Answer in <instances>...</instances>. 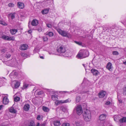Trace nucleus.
<instances>
[{
  "instance_id": "20",
  "label": "nucleus",
  "mask_w": 126,
  "mask_h": 126,
  "mask_svg": "<svg viewBox=\"0 0 126 126\" xmlns=\"http://www.w3.org/2000/svg\"><path fill=\"white\" fill-rule=\"evenodd\" d=\"M9 111L10 112L13 113H16L17 112V111L13 107H12L10 108Z\"/></svg>"
},
{
  "instance_id": "19",
  "label": "nucleus",
  "mask_w": 126,
  "mask_h": 126,
  "mask_svg": "<svg viewBox=\"0 0 126 126\" xmlns=\"http://www.w3.org/2000/svg\"><path fill=\"white\" fill-rule=\"evenodd\" d=\"M29 105L28 104H26L23 107V109L24 110L26 111H27L29 110Z\"/></svg>"
},
{
  "instance_id": "39",
  "label": "nucleus",
  "mask_w": 126,
  "mask_h": 126,
  "mask_svg": "<svg viewBox=\"0 0 126 126\" xmlns=\"http://www.w3.org/2000/svg\"><path fill=\"white\" fill-rule=\"evenodd\" d=\"M37 94L38 95H40L44 94V92L43 91H40L38 92Z\"/></svg>"
},
{
  "instance_id": "33",
  "label": "nucleus",
  "mask_w": 126,
  "mask_h": 126,
  "mask_svg": "<svg viewBox=\"0 0 126 126\" xmlns=\"http://www.w3.org/2000/svg\"><path fill=\"white\" fill-rule=\"evenodd\" d=\"M120 121L121 122H126V117H123L120 120Z\"/></svg>"
},
{
  "instance_id": "58",
  "label": "nucleus",
  "mask_w": 126,
  "mask_h": 126,
  "mask_svg": "<svg viewBox=\"0 0 126 126\" xmlns=\"http://www.w3.org/2000/svg\"><path fill=\"white\" fill-rule=\"evenodd\" d=\"M3 106L2 105H0V110L2 109L3 107Z\"/></svg>"
},
{
  "instance_id": "12",
  "label": "nucleus",
  "mask_w": 126,
  "mask_h": 126,
  "mask_svg": "<svg viewBox=\"0 0 126 126\" xmlns=\"http://www.w3.org/2000/svg\"><path fill=\"white\" fill-rule=\"evenodd\" d=\"M17 6L19 8L21 9L23 8L24 7V3L20 2H17Z\"/></svg>"
},
{
  "instance_id": "9",
  "label": "nucleus",
  "mask_w": 126,
  "mask_h": 126,
  "mask_svg": "<svg viewBox=\"0 0 126 126\" xmlns=\"http://www.w3.org/2000/svg\"><path fill=\"white\" fill-rule=\"evenodd\" d=\"M106 93L104 91H101L99 92L98 95L99 98H102L103 97L106 95Z\"/></svg>"
},
{
  "instance_id": "27",
  "label": "nucleus",
  "mask_w": 126,
  "mask_h": 126,
  "mask_svg": "<svg viewBox=\"0 0 126 126\" xmlns=\"http://www.w3.org/2000/svg\"><path fill=\"white\" fill-rule=\"evenodd\" d=\"M11 56L10 52H7L4 55V56L6 58H9Z\"/></svg>"
},
{
  "instance_id": "52",
  "label": "nucleus",
  "mask_w": 126,
  "mask_h": 126,
  "mask_svg": "<svg viewBox=\"0 0 126 126\" xmlns=\"http://www.w3.org/2000/svg\"><path fill=\"white\" fill-rule=\"evenodd\" d=\"M47 27L49 28H51L52 26V25L49 24H47Z\"/></svg>"
},
{
  "instance_id": "24",
  "label": "nucleus",
  "mask_w": 126,
  "mask_h": 126,
  "mask_svg": "<svg viewBox=\"0 0 126 126\" xmlns=\"http://www.w3.org/2000/svg\"><path fill=\"white\" fill-rule=\"evenodd\" d=\"M43 110L46 112H48L49 110V109L48 108L45 106H43L42 107Z\"/></svg>"
},
{
  "instance_id": "29",
  "label": "nucleus",
  "mask_w": 126,
  "mask_h": 126,
  "mask_svg": "<svg viewBox=\"0 0 126 126\" xmlns=\"http://www.w3.org/2000/svg\"><path fill=\"white\" fill-rule=\"evenodd\" d=\"M47 91L51 95L52 94H54L55 93V91L53 90L48 89Z\"/></svg>"
},
{
  "instance_id": "7",
  "label": "nucleus",
  "mask_w": 126,
  "mask_h": 126,
  "mask_svg": "<svg viewBox=\"0 0 126 126\" xmlns=\"http://www.w3.org/2000/svg\"><path fill=\"white\" fill-rule=\"evenodd\" d=\"M80 50L84 58L87 57L89 56V52L87 50L82 49Z\"/></svg>"
},
{
  "instance_id": "22",
  "label": "nucleus",
  "mask_w": 126,
  "mask_h": 126,
  "mask_svg": "<svg viewBox=\"0 0 126 126\" xmlns=\"http://www.w3.org/2000/svg\"><path fill=\"white\" fill-rule=\"evenodd\" d=\"M54 124L55 126H59L61 124L60 121L56 120L54 121Z\"/></svg>"
},
{
  "instance_id": "57",
  "label": "nucleus",
  "mask_w": 126,
  "mask_h": 126,
  "mask_svg": "<svg viewBox=\"0 0 126 126\" xmlns=\"http://www.w3.org/2000/svg\"><path fill=\"white\" fill-rule=\"evenodd\" d=\"M65 57H68L70 55H69V53H68V54H67L66 55H65Z\"/></svg>"
},
{
  "instance_id": "17",
  "label": "nucleus",
  "mask_w": 126,
  "mask_h": 126,
  "mask_svg": "<svg viewBox=\"0 0 126 126\" xmlns=\"http://www.w3.org/2000/svg\"><path fill=\"white\" fill-rule=\"evenodd\" d=\"M32 25L33 26H35L37 25L38 24V21L35 19H33L32 22Z\"/></svg>"
},
{
  "instance_id": "38",
  "label": "nucleus",
  "mask_w": 126,
  "mask_h": 126,
  "mask_svg": "<svg viewBox=\"0 0 126 126\" xmlns=\"http://www.w3.org/2000/svg\"><path fill=\"white\" fill-rule=\"evenodd\" d=\"M123 94L124 95L126 96V86L123 89Z\"/></svg>"
},
{
  "instance_id": "32",
  "label": "nucleus",
  "mask_w": 126,
  "mask_h": 126,
  "mask_svg": "<svg viewBox=\"0 0 126 126\" xmlns=\"http://www.w3.org/2000/svg\"><path fill=\"white\" fill-rule=\"evenodd\" d=\"M49 11V9L48 8L46 9L43 10L42 11V13L43 14H47Z\"/></svg>"
},
{
  "instance_id": "13",
  "label": "nucleus",
  "mask_w": 126,
  "mask_h": 126,
  "mask_svg": "<svg viewBox=\"0 0 126 126\" xmlns=\"http://www.w3.org/2000/svg\"><path fill=\"white\" fill-rule=\"evenodd\" d=\"M28 47V46L27 45L23 44L20 46V48L21 50H24L27 49Z\"/></svg>"
},
{
  "instance_id": "35",
  "label": "nucleus",
  "mask_w": 126,
  "mask_h": 126,
  "mask_svg": "<svg viewBox=\"0 0 126 126\" xmlns=\"http://www.w3.org/2000/svg\"><path fill=\"white\" fill-rule=\"evenodd\" d=\"M114 120L116 121H118L119 119L118 116L117 115H115L114 116Z\"/></svg>"
},
{
  "instance_id": "62",
  "label": "nucleus",
  "mask_w": 126,
  "mask_h": 126,
  "mask_svg": "<svg viewBox=\"0 0 126 126\" xmlns=\"http://www.w3.org/2000/svg\"><path fill=\"white\" fill-rule=\"evenodd\" d=\"M123 24L126 26V20H125L124 21V22L123 23Z\"/></svg>"
},
{
  "instance_id": "10",
  "label": "nucleus",
  "mask_w": 126,
  "mask_h": 126,
  "mask_svg": "<svg viewBox=\"0 0 126 126\" xmlns=\"http://www.w3.org/2000/svg\"><path fill=\"white\" fill-rule=\"evenodd\" d=\"M9 100L8 98V96H6L3 98V103L4 104L6 105L9 103Z\"/></svg>"
},
{
  "instance_id": "49",
  "label": "nucleus",
  "mask_w": 126,
  "mask_h": 126,
  "mask_svg": "<svg viewBox=\"0 0 126 126\" xmlns=\"http://www.w3.org/2000/svg\"><path fill=\"white\" fill-rule=\"evenodd\" d=\"M42 29L41 27H39L37 29V30L39 32H40L42 31Z\"/></svg>"
},
{
  "instance_id": "45",
  "label": "nucleus",
  "mask_w": 126,
  "mask_h": 126,
  "mask_svg": "<svg viewBox=\"0 0 126 126\" xmlns=\"http://www.w3.org/2000/svg\"><path fill=\"white\" fill-rule=\"evenodd\" d=\"M42 116L40 115H37V119L38 120H41L42 119Z\"/></svg>"
},
{
  "instance_id": "56",
  "label": "nucleus",
  "mask_w": 126,
  "mask_h": 126,
  "mask_svg": "<svg viewBox=\"0 0 126 126\" xmlns=\"http://www.w3.org/2000/svg\"><path fill=\"white\" fill-rule=\"evenodd\" d=\"M39 57H40V58H41V59H44V56H40Z\"/></svg>"
},
{
  "instance_id": "40",
  "label": "nucleus",
  "mask_w": 126,
  "mask_h": 126,
  "mask_svg": "<svg viewBox=\"0 0 126 126\" xmlns=\"http://www.w3.org/2000/svg\"><path fill=\"white\" fill-rule=\"evenodd\" d=\"M80 100V97L79 96H78L76 98V101L77 102H79Z\"/></svg>"
},
{
  "instance_id": "3",
  "label": "nucleus",
  "mask_w": 126,
  "mask_h": 126,
  "mask_svg": "<svg viewBox=\"0 0 126 126\" xmlns=\"http://www.w3.org/2000/svg\"><path fill=\"white\" fill-rule=\"evenodd\" d=\"M18 72L16 70H14L10 74L9 76L12 80H13L18 78Z\"/></svg>"
},
{
  "instance_id": "43",
  "label": "nucleus",
  "mask_w": 126,
  "mask_h": 126,
  "mask_svg": "<svg viewBox=\"0 0 126 126\" xmlns=\"http://www.w3.org/2000/svg\"><path fill=\"white\" fill-rule=\"evenodd\" d=\"M62 126H69V124L68 123H65L63 124Z\"/></svg>"
},
{
  "instance_id": "18",
  "label": "nucleus",
  "mask_w": 126,
  "mask_h": 126,
  "mask_svg": "<svg viewBox=\"0 0 126 126\" xmlns=\"http://www.w3.org/2000/svg\"><path fill=\"white\" fill-rule=\"evenodd\" d=\"M11 61H9L6 62H4V63L7 65L11 66H12L14 64L13 63H11Z\"/></svg>"
},
{
  "instance_id": "6",
  "label": "nucleus",
  "mask_w": 126,
  "mask_h": 126,
  "mask_svg": "<svg viewBox=\"0 0 126 126\" xmlns=\"http://www.w3.org/2000/svg\"><path fill=\"white\" fill-rule=\"evenodd\" d=\"M57 51L61 53H63L65 52V49L63 46H61L57 47Z\"/></svg>"
},
{
  "instance_id": "54",
  "label": "nucleus",
  "mask_w": 126,
  "mask_h": 126,
  "mask_svg": "<svg viewBox=\"0 0 126 126\" xmlns=\"http://www.w3.org/2000/svg\"><path fill=\"white\" fill-rule=\"evenodd\" d=\"M49 53L50 55H51V54H53V55L55 54V53H52V52H49Z\"/></svg>"
},
{
  "instance_id": "34",
  "label": "nucleus",
  "mask_w": 126,
  "mask_h": 126,
  "mask_svg": "<svg viewBox=\"0 0 126 126\" xmlns=\"http://www.w3.org/2000/svg\"><path fill=\"white\" fill-rule=\"evenodd\" d=\"M28 126H35V124L33 121L30 122L28 124Z\"/></svg>"
},
{
  "instance_id": "55",
  "label": "nucleus",
  "mask_w": 126,
  "mask_h": 126,
  "mask_svg": "<svg viewBox=\"0 0 126 126\" xmlns=\"http://www.w3.org/2000/svg\"><path fill=\"white\" fill-rule=\"evenodd\" d=\"M5 51V49H3L1 50V52H4Z\"/></svg>"
},
{
  "instance_id": "14",
  "label": "nucleus",
  "mask_w": 126,
  "mask_h": 126,
  "mask_svg": "<svg viewBox=\"0 0 126 126\" xmlns=\"http://www.w3.org/2000/svg\"><path fill=\"white\" fill-rule=\"evenodd\" d=\"M76 57L78 58L81 59L84 58L83 57L81 50H80L76 56Z\"/></svg>"
},
{
  "instance_id": "47",
  "label": "nucleus",
  "mask_w": 126,
  "mask_h": 126,
  "mask_svg": "<svg viewBox=\"0 0 126 126\" xmlns=\"http://www.w3.org/2000/svg\"><path fill=\"white\" fill-rule=\"evenodd\" d=\"M111 103L110 101H107L105 103V105H110Z\"/></svg>"
},
{
  "instance_id": "51",
  "label": "nucleus",
  "mask_w": 126,
  "mask_h": 126,
  "mask_svg": "<svg viewBox=\"0 0 126 126\" xmlns=\"http://www.w3.org/2000/svg\"><path fill=\"white\" fill-rule=\"evenodd\" d=\"M75 42L77 44L80 45L82 44V43L80 42L75 41Z\"/></svg>"
},
{
  "instance_id": "2",
  "label": "nucleus",
  "mask_w": 126,
  "mask_h": 126,
  "mask_svg": "<svg viewBox=\"0 0 126 126\" xmlns=\"http://www.w3.org/2000/svg\"><path fill=\"white\" fill-rule=\"evenodd\" d=\"M57 30L63 36L67 37L68 38H70L71 37V34L65 31H62L59 29H57Z\"/></svg>"
},
{
  "instance_id": "25",
  "label": "nucleus",
  "mask_w": 126,
  "mask_h": 126,
  "mask_svg": "<svg viewBox=\"0 0 126 126\" xmlns=\"http://www.w3.org/2000/svg\"><path fill=\"white\" fill-rule=\"evenodd\" d=\"M51 98L52 100L54 101H56L58 99V96L57 95H53L51 96Z\"/></svg>"
},
{
  "instance_id": "36",
  "label": "nucleus",
  "mask_w": 126,
  "mask_h": 126,
  "mask_svg": "<svg viewBox=\"0 0 126 126\" xmlns=\"http://www.w3.org/2000/svg\"><path fill=\"white\" fill-rule=\"evenodd\" d=\"M14 101L16 102H17L19 101L20 100V98L18 97H16L14 98Z\"/></svg>"
},
{
  "instance_id": "50",
  "label": "nucleus",
  "mask_w": 126,
  "mask_h": 126,
  "mask_svg": "<svg viewBox=\"0 0 126 126\" xmlns=\"http://www.w3.org/2000/svg\"><path fill=\"white\" fill-rule=\"evenodd\" d=\"M34 52H37L39 51V50L37 48H35L34 51Z\"/></svg>"
},
{
  "instance_id": "53",
  "label": "nucleus",
  "mask_w": 126,
  "mask_h": 126,
  "mask_svg": "<svg viewBox=\"0 0 126 126\" xmlns=\"http://www.w3.org/2000/svg\"><path fill=\"white\" fill-rule=\"evenodd\" d=\"M118 100L119 103H122V101L121 99H118Z\"/></svg>"
},
{
  "instance_id": "64",
  "label": "nucleus",
  "mask_w": 126,
  "mask_h": 126,
  "mask_svg": "<svg viewBox=\"0 0 126 126\" xmlns=\"http://www.w3.org/2000/svg\"><path fill=\"white\" fill-rule=\"evenodd\" d=\"M0 126H6L5 125H2Z\"/></svg>"
},
{
  "instance_id": "28",
  "label": "nucleus",
  "mask_w": 126,
  "mask_h": 126,
  "mask_svg": "<svg viewBox=\"0 0 126 126\" xmlns=\"http://www.w3.org/2000/svg\"><path fill=\"white\" fill-rule=\"evenodd\" d=\"M16 13L10 14L8 15L9 18H11L12 19H13L15 17V15Z\"/></svg>"
},
{
  "instance_id": "61",
  "label": "nucleus",
  "mask_w": 126,
  "mask_h": 126,
  "mask_svg": "<svg viewBox=\"0 0 126 126\" xmlns=\"http://www.w3.org/2000/svg\"><path fill=\"white\" fill-rule=\"evenodd\" d=\"M32 32V31L31 30H29L28 31V32L29 33H31Z\"/></svg>"
},
{
  "instance_id": "31",
  "label": "nucleus",
  "mask_w": 126,
  "mask_h": 126,
  "mask_svg": "<svg viewBox=\"0 0 126 126\" xmlns=\"http://www.w3.org/2000/svg\"><path fill=\"white\" fill-rule=\"evenodd\" d=\"M98 124L99 126H105L103 121L99 120L98 121Z\"/></svg>"
},
{
  "instance_id": "1",
  "label": "nucleus",
  "mask_w": 126,
  "mask_h": 126,
  "mask_svg": "<svg viewBox=\"0 0 126 126\" xmlns=\"http://www.w3.org/2000/svg\"><path fill=\"white\" fill-rule=\"evenodd\" d=\"M83 115L84 119L85 121L88 122L90 120L91 116V112L90 110H86L84 111Z\"/></svg>"
},
{
  "instance_id": "44",
  "label": "nucleus",
  "mask_w": 126,
  "mask_h": 126,
  "mask_svg": "<svg viewBox=\"0 0 126 126\" xmlns=\"http://www.w3.org/2000/svg\"><path fill=\"white\" fill-rule=\"evenodd\" d=\"M8 6L10 7H13L14 6V4L12 3H10L8 4Z\"/></svg>"
},
{
  "instance_id": "26",
  "label": "nucleus",
  "mask_w": 126,
  "mask_h": 126,
  "mask_svg": "<svg viewBox=\"0 0 126 126\" xmlns=\"http://www.w3.org/2000/svg\"><path fill=\"white\" fill-rule=\"evenodd\" d=\"M11 33L12 34H15L17 32V31L16 29H12L10 30Z\"/></svg>"
},
{
  "instance_id": "15",
  "label": "nucleus",
  "mask_w": 126,
  "mask_h": 126,
  "mask_svg": "<svg viewBox=\"0 0 126 126\" xmlns=\"http://www.w3.org/2000/svg\"><path fill=\"white\" fill-rule=\"evenodd\" d=\"M106 115L104 114H101L99 117L100 121H102L105 120L106 118Z\"/></svg>"
},
{
  "instance_id": "63",
  "label": "nucleus",
  "mask_w": 126,
  "mask_h": 126,
  "mask_svg": "<svg viewBox=\"0 0 126 126\" xmlns=\"http://www.w3.org/2000/svg\"><path fill=\"white\" fill-rule=\"evenodd\" d=\"M123 63L125 65H126V61L125 62H123Z\"/></svg>"
},
{
  "instance_id": "46",
  "label": "nucleus",
  "mask_w": 126,
  "mask_h": 126,
  "mask_svg": "<svg viewBox=\"0 0 126 126\" xmlns=\"http://www.w3.org/2000/svg\"><path fill=\"white\" fill-rule=\"evenodd\" d=\"M43 39L44 41H47L48 40V38L46 37H43Z\"/></svg>"
},
{
  "instance_id": "23",
  "label": "nucleus",
  "mask_w": 126,
  "mask_h": 126,
  "mask_svg": "<svg viewBox=\"0 0 126 126\" xmlns=\"http://www.w3.org/2000/svg\"><path fill=\"white\" fill-rule=\"evenodd\" d=\"M45 34L49 37H51L53 36L54 34L52 32H47L45 33Z\"/></svg>"
},
{
  "instance_id": "60",
  "label": "nucleus",
  "mask_w": 126,
  "mask_h": 126,
  "mask_svg": "<svg viewBox=\"0 0 126 126\" xmlns=\"http://www.w3.org/2000/svg\"><path fill=\"white\" fill-rule=\"evenodd\" d=\"M39 126H45V124H43L40 125Z\"/></svg>"
},
{
  "instance_id": "16",
  "label": "nucleus",
  "mask_w": 126,
  "mask_h": 126,
  "mask_svg": "<svg viewBox=\"0 0 126 126\" xmlns=\"http://www.w3.org/2000/svg\"><path fill=\"white\" fill-rule=\"evenodd\" d=\"M59 101L60 104H61L65 103L70 102L71 101V100L70 99L68 98L65 100H59Z\"/></svg>"
},
{
  "instance_id": "21",
  "label": "nucleus",
  "mask_w": 126,
  "mask_h": 126,
  "mask_svg": "<svg viewBox=\"0 0 126 126\" xmlns=\"http://www.w3.org/2000/svg\"><path fill=\"white\" fill-rule=\"evenodd\" d=\"M91 71L94 75L95 76L97 75L99 73L97 70L94 69H92L91 70Z\"/></svg>"
},
{
  "instance_id": "48",
  "label": "nucleus",
  "mask_w": 126,
  "mask_h": 126,
  "mask_svg": "<svg viewBox=\"0 0 126 126\" xmlns=\"http://www.w3.org/2000/svg\"><path fill=\"white\" fill-rule=\"evenodd\" d=\"M28 85L27 84H24L23 85V88L24 89H26V88H27V87H28Z\"/></svg>"
},
{
  "instance_id": "41",
  "label": "nucleus",
  "mask_w": 126,
  "mask_h": 126,
  "mask_svg": "<svg viewBox=\"0 0 126 126\" xmlns=\"http://www.w3.org/2000/svg\"><path fill=\"white\" fill-rule=\"evenodd\" d=\"M59 102V100H57L55 102V104H56V105H58L60 104V102Z\"/></svg>"
},
{
  "instance_id": "37",
  "label": "nucleus",
  "mask_w": 126,
  "mask_h": 126,
  "mask_svg": "<svg viewBox=\"0 0 126 126\" xmlns=\"http://www.w3.org/2000/svg\"><path fill=\"white\" fill-rule=\"evenodd\" d=\"M0 24L4 26H6L7 25V24L6 23L2 21H0Z\"/></svg>"
},
{
  "instance_id": "59",
  "label": "nucleus",
  "mask_w": 126,
  "mask_h": 126,
  "mask_svg": "<svg viewBox=\"0 0 126 126\" xmlns=\"http://www.w3.org/2000/svg\"><path fill=\"white\" fill-rule=\"evenodd\" d=\"M88 89V87L87 86H85L84 87V89Z\"/></svg>"
},
{
  "instance_id": "30",
  "label": "nucleus",
  "mask_w": 126,
  "mask_h": 126,
  "mask_svg": "<svg viewBox=\"0 0 126 126\" xmlns=\"http://www.w3.org/2000/svg\"><path fill=\"white\" fill-rule=\"evenodd\" d=\"M76 124L77 126H82L84 125L82 122H76Z\"/></svg>"
},
{
  "instance_id": "8",
  "label": "nucleus",
  "mask_w": 126,
  "mask_h": 126,
  "mask_svg": "<svg viewBox=\"0 0 126 126\" xmlns=\"http://www.w3.org/2000/svg\"><path fill=\"white\" fill-rule=\"evenodd\" d=\"M13 83L14 84V86H13V88H18L20 84V81L15 80L13 81Z\"/></svg>"
},
{
  "instance_id": "42",
  "label": "nucleus",
  "mask_w": 126,
  "mask_h": 126,
  "mask_svg": "<svg viewBox=\"0 0 126 126\" xmlns=\"http://www.w3.org/2000/svg\"><path fill=\"white\" fill-rule=\"evenodd\" d=\"M112 54L113 55H118L119 54L118 52L116 51H113L112 52Z\"/></svg>"
},
{
  "instance_id": "5",
  "label": "nucleus",
  "mask_w": 126,
  "mask_h": 126,
  "mask_svg": "<svg viewBox=\"0 0 126 126\" xmlns=\"http://www.w3.org/2000/svg\"><path fill=\"white\" fill-rule=\"evenodd\" d=\"M76 110L77 113L79 115H81L82 113V108L80 105L77 106L75 108V110Z\"/></svg>"
},
{
  "instance_id": "11",
  "label": "nucleus",
  "mask_w": 126,
  "mask_h": 126,
  "mask_svg": "<svg viewBox=\"0 0 126 126\" xmlns=\"http://www.w3.org/2000/svg\"><path fill=\"white\" fill-rule=\"evenodd\" d=\"M107 68L110 71H112L113 67L112 64L110 63L109 62L108 63L107 66Z\"/></svg>"
},
{
  "instance_id": "4",
  "label": "nucleus",
  "mask_w": 126,
  "mask_h": 126,
  "mask_svg": "<svg viewBox=\"0 0 126 126\" xmlns=\"http://www.w3.org/2000/svg\"><path fill=\"white\" fill-rule=\"evenodd\" d=\"M1 38L5 40L14 41L15 40V37L13 36H10L6 35H3L1 36Z\"/></svg>"
}]
</instances>
